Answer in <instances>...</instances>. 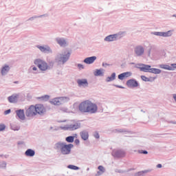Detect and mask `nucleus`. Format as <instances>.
<instances>
[{"label":"nucleus","mask_w":176,"mask_h":176,"mask_svg":"<svg viewBox=\"0 0 176 176\" xmlns=\"http://www.w3.org/2000/svg\"><path fill=\"white\" fill-rule=\"evenodd\" d=\"M78 109L82 113H96L98 107H97V104L91 101L85 100L80 103L78 105Z\"/></svg>","instance_id":"obj_1"},{"label":"nucleus","mask_w":176,"mask_h":176,"mask_svg":"<svg viewBox=\"0 0 176 176\" xmlns=\"http://www.w3.org/2000/svg\"><path fill=\"white\" fill-rule=\"evenodd\" d=\"M72 148H74V144H67V143L61 142L55 144L54 146V148L56 149V151H60L62 155H69Z\"/></svg>","instance_id":"obj_2"},{"label":"nucleus","mask_w":176,"mask_h":176,"mask_svg":"<svg viewBox=\"0 0 176 176\" xmlns=\"http://www.w3.org/2000/svg\"><path fill=\"white\" fill-rule=\"evenodd\" d=\"M35 65H37L40 71H47L49 69V65L46 61L42 59H36L34 60Z\"/></svg>","instance_id":"obj_3"},{"label":"nucleus","mask_w":176,"mask_h":176,"mask_svg":"<svg viewBox=\"0 0 176 176\" xmlns=\"http://www.w3.org/2000/svg\"><path fill=\"white\" fill-rule=\"evenodd\" d=\"M69 101V98L68 97H60L55 98L52 99L50 102L53 105H61V104H65V102H68Z\"/></svg>","instance_id":"obj_4"},{"label":"nucleus","mask_w":176,"mask_h":176,"mask_svg":"<svg viewBox=\"0 0 176 176\" xmlns=\"http://www.w3.org/2000/svg\"><path fill=\"white\" fill-rule=\"evenodd\" d=\"M25 115H26V116H28V117L36 116L37 114H36V110L35 109V106L31 105L26 110Z\"/></svg>","instance_id":"obj_5"},{"label":"nucleus","mask_w":176,"mask_h":176,"mask_svg":"<svg viewBox=\"0 0 176 176\" xmlns=\"http://www.w3.org/2000/svg\"><path fill=\"white\" fill-rule=\"evenodd\" d=\"M34 108L36 109V113L38 115H43V113H45L46 112V109L45 108V106L41 104H38L34 106Z\"/></svg>","instance_id":"obj_6"},{"label":"nucleus","mask_w":176,"mask_h":176,"mask_svg":"<svg viewBox=\"0 0 176 176\" xmlns=\"http://www.w3.org/2000/svg\"><path fill=\"white\" fill-rule=\"evenodd\" d=\"M160 68H162V69H167L168 71H174L176 69V63H172L170 66L168 65H160Z\"/></svg>","instance_id":"obj_7"},{"label":"nucleus","mask_w":176,"mask_h":176,"mask_svg":"<svg viewBox=\"0 0 176 176\" xmlns=\"http://www.w3.org/2000/svg\"><path fill=\"white\" fill-rule=\"evenodd\" d=\"M126 85L128 87H138V82L133 79L129 80L126 82Z\"/></svg>","instance_id":"obj_8"},{"label":"nucleus","mask_w":176,"mask_h":176,"mask_svg":"<svg viewBox=\"0 0 176 176\" xmlns=\"http://www.w3.org/2000/svg\"><path fill=\"white\" fill-rule=\"evenodd\" d=\"M80 123L76 122L74 124H70L69 126L66 127V130H70L73 131L74 130H78V129H80Z\"/></svg>","instance_id":"obj_9"},{"label":"nucleus","mask_w":176,"mask_h":176,"mask_svg":"<svg viewBox=\"0 0 176 176\" xmlns=\"http://www.w3.org/2000/svg\"><path fill=\"white\" fill-rule=\"evenodd\" d=\"M135 53L137 56H142L144 54V47L138 46L135 48Z\"/></svg>","instance_id":"obj_10"},{"label":"nucleus","mask_w":176,"mask_h":176,"mask_svg":"<svg viewBox=\"0 0 176 176\" xmlns=\"http://www.w3.org/2000/svg\"><path fill=\"white\" fill-rule=\"evenodd\" d=\"M130 76H131V72H126L118 75V79H120V80H123L124 78H129Z\"/></svg>","instance_id":"obj_11"},{"label":"nucleus","mask_w":176,"mask_h":176,"mask_svg":"<svg viewBox=\"0 0 176 176\" xmlns=\"http://www.w3.org/2000/svg\"><path fill=\"white\" fill-rule=\"evenodd\" d=\"M80 135L83 141H87L89 140V132L87 131H81Z\"/></svg>","instance_id":"obj_12"},{"label":"nucleus","mask_w":176,"mask_h":176,"mask_svg":"<svg viewBox=\"0 0 176 176\" xmlns=\"http://www.w3.org/2000/svg\"><path fill=\"white\" fill-rule=\"evenodd\" d=\"M38 49H39V50H41V52H43V53H47L49 52H52V50H50V47L49 46H37Z\"/></svg>","instance_id":"obj_13"},{"label":"nucleus","mask_w":176,"mask_h":176,"mask_svg":"<svg viewBox=\"0 0 176 176\" xmlns=\"http://www.w3.org/2000/svg\"><path fill=\"white\" fill-rule=\"evenodd\" d=\"M95 60H97L96 56H91V57L86 58L84 60V63H85V64H93Z\"/></svg>","instance_id":"obj_14"},{"label":"nucleus","mask_w":176,"mask_h":176,"mask_svg":"<svg viewBox=\"0 0 176 176\" xmlns=\"http://www.w3.org/2000/svg\"><path fill=\"white\" fill-rule=\"evenodd\" d=\"M16 115L18 116V118H19V119H21V120H24V119H25V115L24 114V110H18L16 111Z\"/></svg>","instance_id":"obj_15"},{"label":"nucleus","mask_w":176,"mask_h":176,"mask_svg":"<svg viewBox=\"0 0 176 176\" xmlns=\"http://www.w3.org/2000/svg\"><path fill=\"white\" fill-rule=\"evenodd\" d=\"M18 98H19V94H15L8 97V101L9 102H16Z\"/></svg>","instance_id":"obj_16"},{"label":"nucleus","mask_w":176,"mask_h":176,"mask_svg":"<svg viewBox=\"0 0 176 176\" xmlns=\"http://www.w3.org/2000/svg\"><path fill=\"white\" fill-rule=\"evenodd\" d=\"M116 34H111L109 36H107L104 40L107 42H113V41H116Z\"/></svg>","instance_id":"obj_17"},{"label":"nucleus","mask_w":176,"mask_h":176,"mask_svg":"<svg viewBox=\"0 0 176 176\" xmlns=\"http://www.w3.org/2000/svg\"><path fill=\"white\" fill-rule=\"evenodd\" d=\"M25 155L29 157H32L33 156H35V151L31 148H29L25 151Z\"/></svg>","instance_id":"obj_18"},{"label":"nucleus","mask_w":176,"mask_h":176,"mask_svg":"<svg viewBox=\"0 0 176 176\" xmlns=\"http://www.w3.org/2000/svg\"><path fill=\"white\" fill-rule=\"evenodd\" d=\"M151 69V65H143L142 67H140V71H143V72H149Z\"/></svg>","instance_id":"obj_19"},{"label":"nucleus","mask_w":176,"mask_h":176,"mask_svg":"<svg viewBox=\"0 0 176 176\" xmlns=\"http://www.w3.org/2000/svg\"><path fill=\"white\" fill-rule=\"evenodd\" d=\"M77 83L78 84V86H87V85H89L87 83V80L86 79L78 80Z\"/></svg>","instance_id":"obj_20"},{"label":"nucleus","mask_w":176,"mask_h":176,"mask_svg":"<svg viewBox=\"0 0 176 176\" xmlns=\"http://www.w3.org/2000/svg\"><path fill=\"white\" fill-rule=\"evenodd\" d=\"M68 58H69V53L67 52V54L63 55L60 57V61H62L63 63H65V61H67V60H68Z\"/></svg>","instance_id":"obj_21"},{"label":"nucleus","mask_w":176,"mask_h":176,"mask_svg":"<svg viewBox=\"0 0 176 176\" xmlns=\"http://www.w3.org/2000/svg\"><path fill=\"white\" fill-rule=\"evenodd\" d=\"M98 168L99 171L97 173L96 176H100L101 174H104V173H105V168H104V166H99Z\"/></svg>","instance_id":"obj_22"},{"label":"nucleus","mask_w":176,"mask_h":176,"mask_svg":"<svg viewBox=\"0 0 176 176\" xmlns=\"http://www.w3.org/2000/svg\"><path fill=\"white\" fill-rule=\"evenodd\" d=\"M148 72H151V74H160L162 70L156 68H150Z\"/></svg>","instance_id":"obj_23"},{"label":"nucleus","mask_w":176,"mask_h":176,"mask_svg":"<svg viewBox=\"0 0 176 176\" xmlns=\"http://www.w3.org/2000/svg\"><path fill=\"white\" fill-rule=\"evenodd\" d=\"M57 42L60 46H65L67 45V42L63 38H58Z\"/></svg>","instance_id":"obj_24"},{"label":"nucleus","mask_w":176,"mask_h":176,"mask_svg":"<svg viewBox=\"0 0 176 176\" xmlns=\"http://www.w3.org/2000/svg\"><path fill=\"white\" fill-rule=\"evenodd\" d=\"M124 155H126V153H124V151H118L116 152V157H124Z\"/></svg>","instance_id":"obj_25"},{"label":"nucleus","mask_w":176,"mask_h":176,"mask_svg":"<svg viewBox=\"0 0 176 176\" xmlns=\"http://www.w3.org/2000/svg\"><path fill=\"white\" fill-rule=\"evenodd\" d=\"M116 76V74L115 73H113L110 77H108L107 78V82H111L112 80H114Z\"/></svg>","instance_id":"obj_26"},{"label":"nucleus","mask_w":176,"mask_h":176,"mask_svg":"<svg viewBox=\"0 0 176 176\" xmlns=\"http://www.w3.org/2000/svg\"><path fill=\"white\" fill-rule=\"evenodd\" d=\"M173 35V33L171 30H169L166 32H162V36L167 37V36H171Z\"/></svg>","instance_id":"obj_27"},{"label":"nucleus","mask_w":176,"mask_h":176,"mask_svg":"<svg viewBox=\"0 0 176 176\" xmlns=\"http://www.w3.org/2000/svg\"><path fill=\"white\" fill-rule=\"evenodd\" d=\"M8 71H9V66H5L4 67H3L1 69L2 75H5V74H6Z\"/></svg>","instance_id":"obj_28"},{"label":"nucleus","mask_w":176,"mask_h":176,"mask_svg":"<svg viewBox=\"0 0 176 176\" xmlns=\"http://www.w3.org/2000/svg\"><path fill=\"white\" fill-rule=\"evenodd\" d=\"M95 76H100V75H102V69H96L94 72Z\"/></svg>","instance_id":"obj_29"},{"label":"nucleus","mask_w":176,"mask_h":176,"mask_svg":"<svg viewBox=\"0 0 176 176\" xmlns=\"http://www.w3.org/2000/svg\"><path fill=\"white\" fill-rule=\"evenodd\" d=\"M74 137L73 136H68L66 138L67 142H74Z\"/></svg>","instance_id":"obj_30"},{"label":"nucleus","mask_w":176,"mask_h":176,"mask_svg":"<svg viewBox=\"0 0 176 176\" xmlns=\"http://www.w3.org/2000/svg\"><path fill=\"white\" fill-rule=\"evenodd\" d=\"M67 168H70V170H79V167L75 165H69Z\"/></svg>","instance_id":"obj_31"},{"label":"nucleus","mask_w":176,"mask_h":176,"mask_svg":"<svg viewBox=\"0 0 176 176\" xmlns=\"http://www.w3.org/2000/svg\"><path fill=\"white\" fill-rule=\"evenodd\" d=\"M141 78L142 79V80H144V82H149V78H146V76H142Z\"/></svg>","instance_id":"obj_32"},{"label":"nucleus","mask_w":176,"mask_h":176,"mask_svg":"<svg viewBox=\"0 0 176 176\" xmlns=\"http://www.w3.org/2000/svg\"><path fill=\"white\" fill-rule=\"evenodd\" d=\"M154 35H156L157 36H163V32H156L154 33Z\"/></svg>","instance_id":"obj_33"},{"label":"nucleus","mask_w":176,"mask_h":176,"mask_svg":"<svg viewBox=\"0 0 176 176\" xmlns=\"http://www.w3.org/2000/svg\"><path fill=\"white\" fill-rule=\"evenodd\" d=\"M5 124H0V131H3L5 130Z\"/></svg>","instance_id":"obj_34"},{"label":"nucleus","mask_w":176,"mask_h":176,"mask_svg":"<svg viewBox=\"0 0 176 176\" xmlns=\"http://www.w3.org/2000/svg\"><path fill=\"white\" fill-rule=\"evenodd\" d=\"M74 144H76V145H79V144H80V141L79 140V139L75 140Z\"/></svg>","instance_id":"obj_35"},{"label":"nucleus","mask_w":176,"mask_h":176,"mask_svg":"<svg viewBox=\"0 0 176 176\" xmlns=\"http://www.w3.org/2000/svg\"><path fill=\"white\" fill-rule=\"evenodd\" d=\"M95 138H100V134H98V133H95V134L94 135Z\"/></svg>","instance_id":"obj_36"},{"label":"nucleus","mask_w":176,"mask_h":176,"mask_svg":"<svg viewBox=\"0 0 176 176\" xmlns=\"http://www.w3.org/2000/svg\"><path fill=\"white\" fill-rule=\"evenodd\" d=\"M10 112V109L6 110L4 113L5 115H8V113Z\"/></svg>","instance_id":"obj_37"},{"label":"nucleus","mask_w":176,"mask_h":176,"mask_svg":"<svg viewBox=\"0 0 176 176\" xmlns=\"http://www.w3.org/2000/svg\"><path fill=\"white\" fill-rule=\"evenodd\" d=\"M78 68H80V69H83V65H82L78 64Z\"/></svg>","instance_id":"obj_38"},{"label":"nucleus","mask_w":176,"mask_h":176,"mask_svg":"<svg viewBox=\"0 0 176 176\" xmlns=\"http://www.w3.org/2000/svg\"><path fill=\"white\" fill-rule=\"evenodd\" d=\"M141 153H144V155H147L148 154V151H142Z\"/></svg>","instance_id":"obj_39"},{"label":"nucleus","mask_w":176,"mask_h":176,"mask_svg":"<svg viewBox=\"0 0 176 176\" xmlns=\"http://www.w3.org/2000/svg\"><path fill=\"white\" fill-rule=\"evenodd\" d=\"M157 168H162V164H159L157 165Z\"/></svg>","instance_id":"obj_40"},{"label":"nucleus","mask_w":176,"mask_h":176,"mask_svg":"<svg viewBox=\"0 0 176 176\" xmlns=\"http://www.w3.org/2000/svg\"><path fill=\"white\" fill-rule=\"evenodd\" d=\"M136 176H142V173L140 172L138 173Z\"/></svg>","instance_id":"obj_41"},{"label":"nucleus","mask_w":176,"mask_h":176,"mask_svg":"<svg viewBox=\"0 0 176 176\" xmlns=\"http://www.w3.org/2000/svg\"><path fill=\"white\" fill-rule=\"evenodd\" d=\"M37 69H37L36 67H32V70H33V71H36Z\"/></svg>","instance_id":"obj_42"},{"label":"nucleus","mask_w":176,"mask_h":176,"mask_svg":"<svg viewBox=\"0 0 176 176\" xmlns=\"http://www.w3.org/2000/svg\"><path fill=\"white\" fill-rule=\"evenodd\" d=\"M102 65H103V67H107V65H108V64L107 63H103Z\"/></svg>","instance_id":"obj_43"},{"label":"nucleus","mask_w":176,"mask_h":176,"mask_svg":"<svg viewBox=\"0 0 176 176\" xmlns=\"http://www.w3.org/2000/svg\"><path fill=\"white\" fill-rule=\"evenodd\" d=\"M3 167H6V163L5 162L3 163Z\"/></svg>","instance_id":"obj_44"},{"label":"nucleus","mask_w":176,"mask_h":176,"mask_svg":"<svg viewBox=\"0 0 176 176\" xmlns=\"http://www.w3.org/2000/svg\"><path fill=\"white\" fill-rule=\"evenodd\" d=\"M73 137H74V138H78V135L75 134Z\"/></svg>","instance_id":"obj_45"},{"label":"nucleus","mask_w":176,"mask_h":176,"mask_svg":"<svg viewBox=\"0 0 176 176\" xmlns=\"http://www.w3.org/2000/svg\"><path fill=\"white\" fill-rule=\"evenodd\" d=\"M14 83H18V82H14Z\"/></svg>","instance_id":"obj_46"}]
</instances>
